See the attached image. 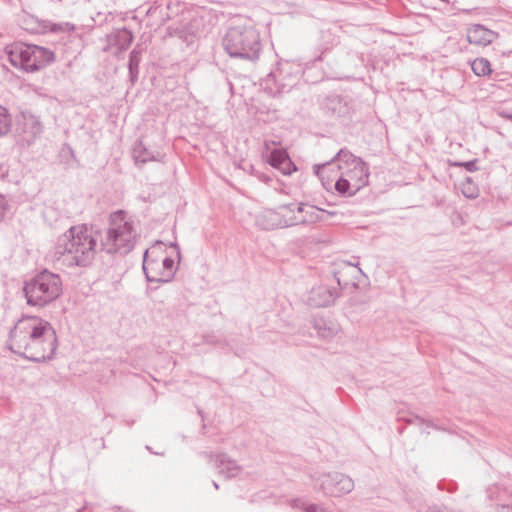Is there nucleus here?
Wrapping results in <instances>:
<instances>
[{
    "mask_svg": "<svg viewBox=\"0 0 512 512\" xmlns=\"http://www.w3.org/2000/svg\"><path fill=\"white\" fill-rule=\"evenodd\" d=\"M298 504H301V508L305 511V512H323V509L320 508L319 506L315 505V504H306L300 500H296L295 501V506L298 507Z\"/></svg>",
    "mask_w": 512,
    "mask_h": 512,
    "instance_id": "obj_30",
    "label": "nucleus"
},
{
    "mask_svg": "<svg viewBox=\"0 0 512 512\" xmlns=\"http://www.w3.org/2000/svg\"><path fill=\"white\" fill-rule=\"evenodd\" d=\"M146 449H147L150 453H152V454H156V455H164V452H154V451L152 450V448H151L150 446H148V445L146 446Z\"/></svg>",
    "mask_w": 512,
    "mask_h": 512,
    "instance_id": "obj_37",
    "label": "nucleus"
},
{
    "mask_svg": "<svg viewBox=\"0 0 512 512\" xmlns=\"http://www.w3.org/2000/svg\"><path fill=\"white\" fill-rule=\"evenodd\" d=\"M223 47L230 57L255 63L262 51L260 34L253 27H231L223 38Z\"/></svg>",
    "mask_w": 512,
    "mask_h": 512,
    "instance_id": "obj_3",
    "label": "nucleus"
},
{
    "mask_svg": "<svg viewBox=\"0 0 512 512\" xmlns=\"http://www.w3.org/2000/svg\"><path fill=\"white\" fill-rule=\"evenodd\" d=\"M322 108L332 117H342L349 114L347 101L340 95H329L322 102Z\"/></svg>",
    "mask_w": 512,
    "mask_h": 512,
    "instance_id": "obj_14",
    "label": "nucleus"
},
{
    "mask_svg": "<svg viewBox=\"0 0 512 512\" xmlns=\"http://www.w3.org/2000/svg\"><path fill=\"white\" fill-rule=\"evenodd\" d=\"M335 277H336V280H337L338 285H341V280H340V278L338 277V274H335Z\"/></svg>",
    "mask_w": 512,
    "mask_h": 512,
    "instance_id": "obj_43",
    "label": "nucleus"
},
{
    "mask_svg": "<svg viewBox=\"0 0 512 512\" xmlns=\"http://www.w3.org/2000/svg\"><path fill=\"white\" fill-rule=\"evenodd\" d=\"M287 155V152L282 149H274L270 152L267 161L272 167L278 169Z\"/></svg>",
    "mask_w": 512,
    "mask_h": 512,
    "instance_id": "obj_25",
    "label": "nucleus"
},
{
    "mask_svg": "<svg viewBox=\"0 0 512 512\" xmlns=\"http://www.w3.org/2000/svg\"><path fill=\"white\" fill-rule=\"evenodd\" d=\"M213 483H214V488H215V489H218V488H219V487H218V483H217V482H213Z\"/></svg>",
    "mask_w": 512,
    "mask_h": 512,
    "instance_id": "obj_45",
    "label": "nucleus"
},
{
    "mask_svg": "<svg viewBox=\"0 0 512 512\" xmlns=\"http://www.w3.org/2000/svg\"><path fill=\"white\" fill-rule=\"evenodd\" d=\"M160 259L151 258L146 250L143 256V272L148 282L167 283L166 274L163 271Z\"/></svg>",
    "mask_w": 512,
    "mask_h": 512,
    "instance_id": "obj_12",
    "label": "nucleus"
},
{
    "mask_svg": "<svg viewBox=\"0 0 512 512\" xmlns=\"http://www.w3.org/2000/svg\"><path fill=\"white\" fill-rule=\"evenodd\" d=\"M140 61H141L140 55H137L136 52L130 53L128 69H129L130 80L132 83H134L137 80Z\"/></svg>",
    "mask_w": 512,
    "mask_h": 512,
    "instance_id": "obj_24",
    "label": "nucleus"
},
{
    "mask_svg": "<svg viewBox=\"0 0 512 512\" xmlns=\"http://www.w3.org/2000/svg\"><path fill=\"white\" fill-rule=\"evenodd\" d=\"M366 164L361 158L353 155L348 149H340L337 154L328 162L323 164H316L313 166L314 172L317 176L323 177L326 169L337 165L339 170L357 167Z\"/></svg>",
    "mask_w": 512,
    "mask_h": 512,
    "instance_id": "obj_8",
    "label": "nucleus"
},
{
    "mask_svg": "<svg viewBox=\"0 0 512 512\" xmlns=\"http://www.w3.org/2000/svg\"><path fill=\"white\" fill-rule=\"evenodd\" d=\"M495 33L483 25L476 24L467 30V40L471 44L487 46L493 42Z\"/></svg>",
    "mask_w": 512,
    "mask_h": 512,
    "instance_id": "obj_15",
    "label": "nucleus"
},
{
    "mask_svg": "<svg viewBox=\"0 0 512 512\" xmlns=\"http://www.w3.org/2000/svg\"><path fill=\"white\" fill-rule=\"evenodd\" d=\"M284 175H290L292 172L296 171L297 168L295 164L291 161L289 156L287 155L284 159V162L278 168Z\"/></svg>",
    "mask_w": 512,
    "mask_h": 512,
    "instance_id": "obj_29",
    "label": "nucleus"
},
{
    "mask_svg": "<svg viewBox=\"0 0 512 512\" xmlns=\"http://www.w3.org/2000/svg\"><path fill=\"white\" fill-rule=\"evenodd\" d=\"M57 346L56 331L51 323L36 316L19 319L7 340L11 352L33 362L53 359Z\"/></svg>",
    "mask_w": 512,
    "mask_h": 512,
    "instance_id": "obj_1",
    "label": "nucleus"
},
{
    "mask_svg": "<svg viewBox=\"0 0 512 512\" xmlns=\"http://www.w3.org/2000/svg\"><path fill=\"white\" fill-rule=\"evenodd\" d=\"M99 233L87 225L71 226L58 237L51 253L53 262L60 267H87L98 251Z\"/></svg>",
    "mask_w": 512,
    "mask_h": 512,
    "instance_id": "obj_2",
    "label": "nucleus"
},
{
    "mask_svg": "<svg viewBox=\"0 0 512 512\" xmlns=\"http://www.w3.org/2000/svg\"><path fill=\"white\" fill-rule=\"evenodd\" d=\"M487 493L495 501L496 512H512V504L508 502L511 494L502 484L495 482L487 489Z\"/></svg>",
    "mask_w": 512,
    "mask_h": 512,
    "instance_id": "obj_13",
    "label": "nucleus"
},
{
    "mask_svg": "<svg viewBox=\"0 0 512 512\" xmlns=\"http://www.w3.org/2000/svg\"><path fill=\"white\" fill-rule=\"evenodd\" d=\"M407 422L408 423L417 422V423L423 424V423H425V420L419 416H415L414 419H408Z\"/></svg>",
    "mask_w": 512,
    "mask_h": 512,
    "instance_id": "obj_34",
    "label": "nucleus"
},
{
    "mask_svg": "<svg viewBox=\"0 0 512 512\" xmlns=\"http://www.w3.org/2000/svg\"><path fill=\"white\" fill-rule=\"evenodd\" d=\"M143 51L144 48L140 44H137L131 52H136L137 55L142 56Z\"/></svg>",
    "mask_w": 512,
    "mask_h": 512,
    "instance_id": "obj_35",
    "label": "nucleus"
},
{
    "mask_svg": "<svg viewBox=\"0 0 512 512\" xmlns=\"http://www.w3.org/2000/svg\"><path fill=\"white\" fill-rule=\"evenodd\" d=\"M457 166L464 167L469 172H475L478 170L477 160L455 163Z\"/></svg>",
    "mask_w": 512,
    "mask_h": 512,
    "instance_id": "obj_31",
    "label": "nucleus"
},
{
    "mask_svg": "<svg viewBox=\"0 0 512 512\" xmlns=\"http://www.w3.org/2000/svg\"><path fill=\"white\" fill-rule=\"evenodd\" d=\"M115 509H116L117 512H132V511H130L128 509H123L122 507H117Z\"/></svg>",
    "mask_w": 512,
    "mask_h": 512,
    "instance_id": "obj_39",
    "label": "nucleus"
},
{
    "mask_svg": "<svg viewBox=\"0 0 512 512\" xmlns=\"http://www.w3.org/2000/svg\"><path fill=\"white\" fill-rule=\"evenodd\" d=\"M336 191L344 196H353L359 191V184L346 180V176L341 174L340 178L335 182Z\"/></svg>",
    "mask_w": 512,
    "mask_h": 512,
    "instance_id": "obj_22",
    "label": "nucleus"
},
{
    "mask_svg": "<svg viewBox=\"0 0 512 512\" xmlns=\"http://www.w3.org/2000/svg\"><path fill=\"white\" fill-rule=\"evenodd\" d=\"M160 262L166 274V280L171 281L175 274L174 260L170 257H165L160 259Z\"/></svg>",
    "mask_w": 512,
    "mask_h": 512,
    "instance_id": "obj_27",
    "label": "nucleus"
},
{
    "mask_svg": "<svg viewBox=\"0 0 512 512\" xmlns=\"http://www.w3.org/2000/svg\"><path fill=\"white\" fill-rule=\"evenodd\" d=\"M62 280L58 274L43 270L25 282L23 291L27 304L43 308L57 300L62 294Z\"/></svg>",
    "mask_w": 512,
    "mask_h": 512,
    "instance_id": "obj_4",
    "label": "nucleus"
},
{
    "mask_svg": "<svg viewBox=\"0 0 512 512\" xmlns=\"http://www.w3.org/2000/svg\"><path fill=\"white\" fill-rule=\"evenodd\" d=\"M295 212L294 204H284L277 210H264L257 218V224L264 230H273L276 228L294 226L297 222H304V219H292L291 215Z\"/></svg>",
    "mask_w": 512,
    "mask_h": 512,
    "instance_id": "obj_7",
    "label": "nucleus"
},
{
    "mask_svg": "<svg viewBox=\"0 0 512 512\" xmlns=\"http://www.w3.org/2000/svg\"><path fill=\"white\" fill-rule=\"evenodd\" d=\"M426 512H441L437 507H430Z\"/></svg>",
    "mask_w": 512,
    "mask_h": 512,
    "instance_id": "obj_38",
    "label": "nucleus"
},
{
    "mask_svg": "<svg viewBox=\"0 0 512 512\" xmlns=\"http://www.w3.org/2000/svg\"><path fill=\"white\" fill-rule=\"evenodd\" d=\"M171 246H173V247H175V248H176V250H177V254H178V256H180V250H179L178 245H177L176 243H172V244H171Z\"/></svg>",
    "mask_w": 512,
    "mask_h": 512,
    "instance_id": "obj_41",
    "label": "nucleus"
},
{
    "mask_svg": "<svg viewBox=\"0 0 512 512\" xmlns=\"http://www.w3.org/2000/svg\"><path fill=\"white\" fill-rule=\"evenodd\" d=\"M206 343H214L208 336L204 337Z\"/></svg>",
    "mask_w": 512,
    "mask_h": 512,
    "instance_id": "obj_42",
    "label": "nucleus"
},
{
    "mask_svg": "<svg viewBox=\"0 0 512 512\" xmlns=\"http://www.w3.org/2000/svg\"><path fill=\"white\" fill-rule=\"evenodd\" d=\"M111 226L101 238L100 248L109 254L130 252L135 244V231L132 223L124 221V212L117 211L111 215Z\"/></svg>",
    "mask_w": 512,
    "mask_h": 512,
    "instance_id": "obj_6",
    "label": "nucleus"
},
{
    "mask_svg": "<svg viewBox=\"0 0 512 512\" xmlns=\"http://www.w3.org/2000/svg\"><path fill=\"white\" fill-rule=\"evenodd\" d=\"M9 205L4 196L0 195V221L4 219Z\"/></svg>",
    "mask_w": 512,
    "mask_h": 512,
    "instance_id": "obj_32",
    "label": "nucleus"
},
{
    "mask_svg": "<svg viewBox=\"0 0 512 512\" xmlns=\"http://www.w3.org/2000/svg\"><path fill=\"white\" fill-rule=\"evenodd\" d=\"M43 131L41 122L34 116L25 117L23 124V132L29 136L27 141L30 142L39 136Z\"/></svg>",
    "mask_w": 512,
    "mask_h": 512,
    "instance_id": "obj_21",
    "label": "nucleus"
},
{
    "mask_svg": "<svg viewBox=\"0 0 512 512\" xmlns=\"http://www.w3.org/2000/svg\"><path fill=\"white\" fill-rule=\"evenodd\" d=\"M78 512H80V511H78Z\"/></svg>",
    "mask_w": 512,
    "mask_h": 512,
    "instance_id": "obj_46",
    "label": "nucleus"
},
{
    "mask_svg": "<svg viewBox=\"0 0 512 512\" xmlns=\"http://www.w3.org/2000/svg\"><path fill=\"white\" fill-rule=\"evenodd\" d=\"M11 126V118L6 108L0 105V136L6 135Z\"/></svg>",
    "mask_w": 512,
    "mask_h": 512,
    "instance_id": "obj_26",
    "label": "nucleus"
},
{
    "mask_svg": "<svg viewBox=\"0 0 512 512\" xmlns=\"http://www.w3.org/2000/svg\"><path fill=\"white\" fill-rule=\"evenodd\" d=\"M320 489L326 496L340 497L354 489V482H321Z\"/></svg>",
    "mask_w": 512,
    "mask_h": 512,
    "instance_id": "obj_17",
    "label": "nucleus"
},
{
    "mask_svg": "<svg viewBox=\"0 0 512 512\" xmlns=\"http://www.w3.org/2000/svg\"><path fill=\"white\" fill-rule=\"evenodd\" d=\"M462 193L467 198H475L477 196V188L472 184L470 178H467L466 183H463Z\"/></svg>",
    "mask_w": 512,
    "mask_h": 512,
    "instance_id": "obj_28",
    "label": "nucleus"
},
{
    "mask_svg": "<svg viewBox=\"0 0 512 512\" xmlns=\"http://www.w3.org/2000/svg\"><path fill=\"white\" fill-rule=\"evenodd\" d=\"M438 489H440V490L444 489V486L441 485V482H439V484H438Z\"/></svg>",
    "mask_w": 512,
    "mask_h": 512,
    "instance_id": "obj_44",
    "label": "nucleus"
},
{
    "mask_svg": "<svg viewBox=\"0 0 512 512\" xmlns=\"http://www.w3.org/2000/svg\"><path fill=\"white\" fill-rule=\"evenodd\" d=\"M338 296L339 291L337 288L321 284L309 291L307 303L316 308L328 307L334 303Z\"/></svg>",
    "mask_w": 512,
    "mask_h": 512,
    "instance_id": "obj_11",
    "label": "nucleus"
},
{
    "mask_svg": "<svg viewBox=\"0 0 512 512\" xmlns=\"http://www.w3.org/2000/svg\"><path fill=\"white\" fill-rule=\"evenodd\" d=\"M455 488H456V485L453 483L452 485H449L447 487V490H448V492H452L453 490H455Z\"/></svg>",
    "mask_w": 512,
    "mask_h": 512,
    "instance_id": "obj_40",
    "label": "nucleus"
},
{
    "mask_svg": "<svg viewBox=\"0 0 512 512\" xmlns=\"http://www.w3.org/2000/svg\"><path fill=\"white\" fill-rule=\"evenodd\" d=\"M497 113L501 118L512 121V111L507 109H500Z\"/></svg>",
    "mask_w": 512,
    "mask_h": 512,
    "instance_id": "obj_33",
    "label": "nucleus"
},
{
    "mask_svg": "<svg viewBox=\"0 0 512 512\" xmlns=\"http://www.w3.org/2000/svg\"><path fill=\"white\" fill-rule=\"evenodd\" d=\"M5 52L14 67L26 72L38 71L54 61L51 50L23 42L7 45Z\"/></svg>",
    "mask_w": 512,
    "mask_h": 512,
    "instance_id": "obj_5",
    "label": "nucleus"
},
{
    "mask_svg": "<svg viewBox=\"0 0 512 512\" xmlns=\"http://www.w3.org/2000/svg\"><path fill=\"white\" fill-rule=\"evenodd\" d=\"M133 158L136 163L145 164L149 161H159L160 153L149 150L141 141L133 147Z\"/></svg>",
    "mask_w": 512,
    "mask_h": 512,
    "instance_id": "obj_20",
    "label": "nucleus"
},
{
    "mask_svg": "<svg viewBox=\"0 0 512 512\" xmlns=\"http://www.w3.org/2000/svg\"><path fill=\"white\" fill-rule=\"evenodd\" d=\"M67 152L68 154H70L71 156H73V150L71 149V147L69 146H66L62 149V153H65Z\"/></svg>",
    "mask_w": 512,
    "mask_h": 512,
    "instance_id": "obj_36",
    "label": "nucleus"
},
{
    "mask_svg": "<svg viewBox=\"0 0 512 512\" xmlns=\"http://www.w3.org/2000/svg\"><path fill=\"white\" fill-rule=\"evenodd\" d=\"M133 39V33L125 27L113 30L106 36L107 45L103 48V51L119 56L120 53L129 48Z\"/></svg>",
    "mask_w": 512,
    "mask_h": 512,
    "instance_id": "obj_10",
    "label": "nucleus"
},
{
    "mask_svg": "<svg viewBox=\"0 0 512 512\" xmlns=\"http://www.w3.org/2000/svg\"><path fill=\"white\" fill-rule=\"evenodd\" d=\"M202 455L209 463H213L219 477L235 478L238 477L241 467L237 462L231 459L225 453L214 454L212 452H203Z\"/></svg>",
    "mask_w": 512,
    "mask_h": 512,
    "instance_id": "obj_9",
    "label": "nucleus"
},
{
    "mask_svg": "<svg viewBox=\"0 0 512 512\" xmlns=\"http://www.w3.org/2000/svg\"><path fill=\"white\" fill-rule=\"evenodd\" d=\"M471 68L477 76H486L492 72L490 62L485 58H477L472 64Z\"/></svg>",
    "mask_w": 512,
    "mask_h": 512,
    "instance_id": "obj_23",
    "label": "nucleus"
},
{
    "mask_svg": "<svg viewBox=\"0 0 512 512\" xmlns=\"http://www.w3.org/2000/svg\"><path fill=\"white\" fill-rule=\"evenodd\" d=\"M342 175L346 176V180L359 184V190L368 183L369 173L366 164L347 168L342 172Z\"/></svg>",
    "mask_w": 512,
    "mask_h": 512,
    "instance_id": "obj_18",
    "label": "nucleus"
},
{
    "mask_svg": "<svg viewBox=\"0 0 512 512\" xmlns=\"http://www.w3.org/2000/svg\"><path fill=\"white\" fill-rule=\"evenodd\" d=\"M312 323L317 335L323 339H332L340 331L339 324L331 319L314 317Z\"/></svg>",
    "mask_w": 512,
    "mask_h": 512,
    "instance_id": "obj_16",
    "label": "nucleus"
},
{
    "mask_svg": "<svg viewBox=\"0 0 512 512\" xmlns=\"http://www.w3.org/2000/svg\"><path fill=\"white\" fill-rule=\"evenodd\" d=\"M296 210L297 214L292 213L291 218L295 220L304 219L305 221L297 222L295 225L313 223L320 220L319 212L321 210H318L315 206H305L303 203H301L296 207Z\"/></svg>",
    "mask_w": 512,
    "mask_h": 512,
    "instance_id": "obj_19",
    "label": "nucleus"
}]
</instances>
